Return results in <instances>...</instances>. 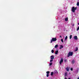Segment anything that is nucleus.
<instances>
[{
    "label": "nucleus",
    "mask_w": 79,
    "mask_h": 79,
    "mask_svg": "<svg viewBox=\"0 0 79 79\" xmlns=\"http://www.w3.org/2000/svg\"><path fill=\"white\" fill-rule=\"evenodd\" d=\"M77 10V7H76L75 8L74 6H73L72 8V11L73 13H74L75 12V11Z\"/></svg>",
    "instance_id": "1"
},
{
    "label": "nucleus",
    "mask_w": 79,
    "mask_h": 79,
    "mask_svg": "<svg viewBox=\"0 0 79 79\" xmlns=\"http://www.w3.org/2000/svg\"><path fill=\"white\" fill-rule=\"evenodd\" d=\"M56 38H53L52 39V40L51 41L50 43H52L53 42H55V41H56Z\"/></svg>",
    "instance_id": "2"
},
{
    "label": "nucleus",
    "mask_w": 79,
    "mask_h": 79,
    "mask_svg": "<svg viewBox=\"0 0 79 79\" xmlns=\"http://www.w3.org/2000/svg\"><path fill=\"white\" fill-rule=\"evenodd\" d=\"M73 55V53L72 52H69V53L68 54L67 56L68 57H69L70 56H72Z\"/></svg>",
    "instance_id": "3"
},
{
    "label": "nucleus",
    "mask_w": 79,
    "mask_h": 79,
    "mask_svg": "<svg viewBox=\"0 0 79 79\" xmlns=\"http://www.w3.org/2000/svg\"><path fill=\"white\" fill-rule=\"evenodd\" d=\"M63 62V58H61V60L60 62V64H61V63Z\"/></svg>",
    "instance_id": "4"
},
{
    "label": "nucleus",
    "mask_w": 79,
    "mask_h": 79,
    "mask_svg": "<svg viewBox=\"0 0 79 79\" xmlns=\"http://www.w3.org/2000/svg\"><path fill=\"white\" fill-rule=\"evenodd\" d=\"M74 39H75V40H77L78 39V38H77V36H74Z\"/></svg>",
    "instance_id": "5"
},
{
    "label": "nucleus",
    "mask_w": 79,
    "mask_h": 79,
    "mask_svg": "<svg viewBox=\"0 0 79 79\" xmlns=\"http://www.w3.org/2000/svg\"><path fill=\"white\" fill-rule=\"evenodd\" d=\"M54 59V56H51V60Z\"/></svg>",
    "instance_id": "6"
},
{
    "label": "nucleus",
    "mask_w": 79,
    "mask_h": 79,
    "mask_svg": "<svg viewBox=\"0 0 79 79\" xmlns=\"http://www.w3.org/2000/svg\"><path fill=\"white\" fill-rule=\"evenodd\" d=\"M74 63H75V60H73L72 61V64H74Z\"/></svg>",
    "instance_id": "7"
},
{
    "label": "nucleus",
    "mask_w": 79,
    "mask_h": 79,
    "mask_svg": "<svg viewBox=\"0 0 79 79\" xmlns=\"http://www.w3.org/2000/svg\"><path fill=\"white\" fill-rule=\"evenodd\" d=\"M58 51L57 50L55 52V54L57 55V54H58Z\"/></svg>",
    "instance_id": "8"
},
{
    "label": "nucleus",
    "mask_w": 79,
    "mask_h": 79,
    "mask_svg": "<svg viewBox=\"0 0 79 79\" xmlns=\"http://www.w3.org/2000/svg\"><path fill=\"white\" fill-rule=\"evenodd\" d=\"M65 21H68V18H65Z\"/></svg>",
    "instance_id": "9"
},
{
    "label": "nucleus",
    "mask_w": 79,
    "mask_h": 79,
    "mask_svg": "<svg viewBox=\"0 0 79 79\" xmlns=\"http://www.w3.org/2000/svg\"><path fill=\"white\" fill-rule=\"evenodd\" d=\"M78 50V48L77 47L76 48V50H75V52H77Z\"/></svg>",
    "instance_id": "10"
},
{
    "label": "nucleus",
    "mask_w": 79,
    "mask_h": 79,
    "mask_svg": "<svg viewBox=\"0 0 79 79\" xmlns=\"http://www.w3.org/2000/svg\"><path fill=\"white\" fill-rule=\"evenodd\" d=\"M66 69L67 71H69V68H68V67L66 68Z\"/></svg>",
    "instance_id": "11"
},
{
    "label": "nucleus",
    "mask_w": 79,
    "mask_h": 79,
    "mask_svg": "<svg viewBox=\"0 0 79 79\" xmlns=\"http://www.w3.org/2000/svg\"><path fill=\"white\" fill-rule=\"evenodd\" d=\"M58 47V44H56L55 46V48H56Z\"/></svg>",
    "instance_id": "12"
},
{
    "label": "nucleus",
    "mask_w": 79,
    "mask_h": 79,
    "mask_svg": "<svg viewBox=\"0 0 79 79\" xmlns=\"http://www.w3.org/2000/svg\"><path fill=\"white\" fill-rule=\"evenodd\" d=\"M67 39H68V36H66V37L65 38V40H67Z\"/></svg>",
    "instance_id": "13"
},
{
    "label": "nucleus",
    "mask_w": 79,
    "mask_h": 79,
    "mask_svg": "<svg viewBox=\"0 0 79 79\" xmlns=\"http://www.w3.org/2000/svg\"><path fill=\"white\" fill-rule=\"evenodd\" d=\"M46 73L48 74H49L50 73V72H49V71H47L46 72Z\"/></svg>",
    "instance_id": "14"
},
{
    "label": "nucleus",
    "mask_w": 79,
    "mask_h": 79,
    "mask_svg": "<svg viewBox=\"0 0 79 79\" xmlns=\"http://www.w3.org/2000/svg\"><path fill=\"white\" fill-rule=\"evenodd\" d=\"M64 76L65 77L67 76V72H66L64 74Z\"/></svg>",
    "instance_id": "15"
},
{
    "label": "nucleus",
    "mask_w": 79,
    "mask_h": 79,
    "mask_svg": "<svg viewBox=\"0 0 79 79\" xmlns=\"http://www.w3.org/2000/svg\"><path fill=\"white\" fill-rule=\"evenodd\" d=\"M53 72H52L51 74V76H53Z\"/></svg>",
    "instance_id": "16"
},
{
    "label": "nucleus",
    "mask_w": 79,
    "mask_h": 79,
    "mask_svg": "<svg viewBox=\"0 0 79 79\" xmlns=\"http://www.w3.org/2000/svg\"><path fill=\"white\" fill-rule=\"evenodd\" d=\"M51 52L52 53H54V50H52L51 51Z\"/></svg>",
    "instance_id": "17"
},
{
    "label": "nucleus",
    "mask_w": 79,
    "mask_h": 79,
    "mask_svg": "<svg viewBox=\"0 0 79 79\" xmlns=\"http://www.w3.org/2000/svg\"><path fill=\"white\" fill-rule=\"evenodd\" d=\"M72 38V35H70V39H71Z\"/></svg>",
    "instance_id": "18"
},
{
    "label": "nucleus",
    "mask_w": 79,
    "mask_h": 79,
    "mask_svg": "<svg viewBox=\"0 0 79 79\" xmlns=\"http://www.w3.org/2000/svg\"><path fill=\"white\" fill-rule=\"evenodd\" d=\"M60 47L61 48H63V45H61L60 46Z\"/></svg>",
    "instance_id": "19"
},
{
    "label": "nucleus",
    "mask_w": 79,
    "mask_h": 79,
    "mask_svg": "<svg viewBox=\"0 0 79 79\" xmlns=\"http://www.w3.org/2000/svg\"><path fill=\"white\" fill-rule=\"evenodd\" d=\"M79 26L77 28V31H79Z\"/></svg>",
    "instance_id": "20"
},
{
    "label": "nucleus",
    "mask_w": 79,
    "mask_h": 79,
    "mask_svg": "<svg viewBox=\"0 0 79 79\" xmlns=\"http://www.w3.org/2000/svg\"><path fill=\"white\" fill-rule=\"evenodd\" d=\"M64 61L65 63H66L67 61V60L66 59H65L64 60Z\"/></svg>",
    "instance_id": "21"
},
{
    "label": "nucleus",
    "mask_w": 79,
    "mask_h": 79,
    "mask_svg": "<svg viewBox=\"0 0 79 79\" xmlns=\"http://www.w3.org/2000/svg\"><path fill=\"white\" fill-rule=\"evenodd\" d=\"M52 63L51 62L49 64L50 66H52Z\"/></svg>",
    "instance_id": "22"
},
{
    "label": "nucleus",
    "mask_w": 79,
    "mask_h": 79,
    "mask_svg": "<svg viewBox=\"0 0 79 79\" xmlns=\"http://www.w3.org/2000/svg\"><path fill=\"white\" fill-rule=\"evenodd\" d=\"M61 41L62 42V43L63 42V39H61Z\"/></svg>",
    "instance_id": "23"
},
{
    "label": "nucleus",
    "mask_w": 79,
    "mask_h": 79,
    "mask_svg": "<svg viewBox=\"0 0 79 79\" xmlns=\"http://www.w3.org/2000/svg\"><path fill=\"white\" fill-rule=\"evenodd\" d=\"M46 76L47 77H48V76H49V74H47L46 75Z\"/></svg>",
    "instance_id": "24"
},
{
    "label": "nucleus",
    "mask_w": 79,
    "mask_h": 79,
    "mask_svg": "<svg viewBox=\"0 0 79 79\" xmlns=\"http://www.w3.org/2000/svg\"><path fill=\"white\" fill-rule=\"evenodd\" d=\"M53 61V60L52 59H51L50 60V62H52V61Z\"/></svg>",
    "instance_id": "25"
},
{
    "label": "nucleus",
    "mask_w": 79,
    "mask_h": 79,
    "mask_svg": "<svg viewBox=\"0 0 79 79\" xmlns=\"http://www.w3.org/2000/svg\"><path fill=\"white\" fill-rule=\"evenodd\" d=\"M70 69H71V71H73V68H71Z\"/></svg>",
    "instance_id": "26"
},
{
    "label": "nucleus",
    "mask_w": 79,
    "mask_h": 79,
    "mask_svg": "<svg viewBox=\"0 0 79 79\" xmlns=\"http://www.w3.org/2000/svg\"><path fill=\"white\" fill-rule=\"evenodd\" d=\"M60 38H62V37H61V35L60 36Z\"/></svg>",
    "instance_id": "27"
},
{
    "label": "nucleus",
    "mask_w": 79,
    "mask_h": 79,
    "mask_svg": "<svg viewBox=\"0 0 79 79\" xmlns=\"http://www.w3.org/2000/svg\"><path fill=\"white\" fill-rule=\"evenodd\" d=\"M64 79H67V78H66V77H65Z\"/></svg>",
    "instance_id": "28"
},
{
    "label": "nucleus",
    "mask_w": 79,
    "mask_h": 79,
    "mask_svg": "<svg viewBox=\"0 0 79 79\" xmlns=\"http://www.w3.org/2000/svg\"><path fill=\"white\" fill-rule=\"evenodd\" d=\"M73 26H74V24H73L72 25Z\"/></svg>",
    "instance_id": "29"
},
{
    "label": "nucleus",
    "mask_w": 79,
    "mask_h": 79,
    "mask_svg": "<svg viewBox=\"0 0 79 79\" xmlns=\"http://www.w3.org/2000/svg\"><path fill=\"white\" fill-rule=\"evenodd\" d=\"M60 49H61V48L60 47Z\"/></svg>",
    "instance_id": "30"
},
{
    "label": "nucleus",
    "mask_w": 79,
    "mask_h": 79,
    "mask_svg": "<svg viewBox=\"0 0 79 79\" xmlns=\"http://www.w3.org/2000/svg\"><path fill=\"white\" fill-rule=\"evenodd\" d=\"M68 79H71V78H69Z\"/></svg>",
    "instance_id": "31"
},
{
    "label": "nucleus",
    "mask_w": 79,
    "mask_h": 79,
    "mask_svg": "<svg viewBox=\"0 0 79 79\" xmlns=\"http://www.w3.org/2000/svg\"><path fill=\"white\" fill-rule=\"evenodd\" d=\"M77 69H79V68H77Z\"/></svg>",
    "instance_id": "32"
}]
</instances>
